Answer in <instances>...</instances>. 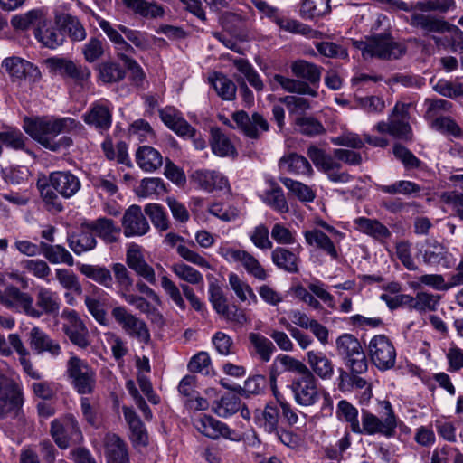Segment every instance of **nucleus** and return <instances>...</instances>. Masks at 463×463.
Masks as SVG:
<instances>
[{
    "mask_svg": "<svg viewBox=\"0 0 463 463\" xmlns=\"http://www.w3.org/2000/svg\"><path fill=\"white\" fill-rule=\"evenodd\" d=\"M80 126V122L71 118H50L47 117L26 118L24 120V130L45 148L59 151L61 147H68L72 141L69 137H61L56 140L58 135L70 132Z\"/></svg>",
    "mask_w": 463,
    "mask_h": 463,
    "instance_id": "nucleus-1",
    "label": "nucleus"
},
{
    "mask_svg": "<svg viewBox=\"0 0 463 463\" xmlns=\"http://www.w3.org/2000/svg\"><path fill=\"white\" fill-rule=\"evenodd\" d=\"M307 155L317 169L325 173L332 183L346 184L354 179L347 172L342 171L340 161L351 165L362 163L359 153L347 149H335L334 155L331 156L317 146H310L307 147Z\"/></svg>",
    "mask_w": 463,
    "mask_h": 463,
    "instance_id": "nucleus-2",
    "label": "nucleus"
},
{
    "mask_svg": "<svg viewBox=\"0 0 463 463\" xmlns=\"http://www.w3.org/2000/svg\"><path fill=\"white\" fill-rule=\"evenodd\" d=\"M37 187L46 210L60 213L64 207L59 195L64 199L71 198L80 191L81 184L70 171H54L47 180L38 181Z\"/></svg>",
    "mask_w": 463,
    "mask_h": 463,
    "instance_id": "nucleus-3",
    "label": "nucleus"
},
{
    "mask_svg": "<svg viewBox=\"0 0 463 463\" xmlns=\"http://www.w3.org/2000/svg\"><path fill=\"white\" fill-rule=\"evenodd\" d=\"M292 74L298 79H291L280 74H275L272 81L279 84L285 91L298 95H307L313 98L318 93L310 87L317 85L321 80L322 68L306 60L294 61L290 65Z\"/></svg>",
    "mask_w": 463,
    "mask_h": 463,
    "instance_id": "nucleus-4",
    "label": "nucleus"
},
{
    "mask_svg": "<svg viewBox=\"0 0 463 463\" xmlns=\"http://www.w3.org/2000/svg\"><path fill=\"white\" fill-rule=\"evenodd\" d=\"M354 44L361 51L365 60L371 58L395 60L405 52V47L386 33L376 34L365 41H356Z\"/></svg>",
    "mask_w": 463,
    "mask_h": 463,
    "instance_id": "nucleus-5",
    "label": "nucleus"
},
{
    "mask_svg": "<svg viewBox=\"0 0 463 463\" xmlns=\"http://www.w3.org/2000/svg\"><path fill=\"white\" fill-rule=\"evenodd\" d=\"M385 410L382 418L377 417L367 410H362L360 430L356 434L375 435L379 434L385 438H392L395 435L397 418L388 401L382 402Z\"/></svg>",
    "mask_w": 463,
    "mask_h": 463,
    "instance_id": "nucleus-6",
    "label": "nucleus"
},
{
    "mask_svg": "<svg viewBox=\"0 0 463 463\" xmlns=\"http://www.w3.org/2000/svg\"><path fill=\"white\" fill-rule=\"evenodd\" d=\"M67 377L80 394H90L96 386V373L85 361L71 354L66 364Z\"/></svg>",
    "mask_w": 463,
    "mask_h": 463,
    "instance_id": "nucleus-7",
    "label": "nucleus"
},
{
    "mask_svg": "<svg viewBox=\"0 0 463 463\" xmlns=\"http://www.w3.org/2000/svg\"><path fill=\"white\" fill-rule=\"evenodd\" d=\"M338 354L345 361V364L354 373H364L367 371L366 355L359 340L352 334H343L335 341Z\"/></svg>",
    "mask_w": 463,
    "mask_h": 463,
    "instance_id": "nucleus-8",
    "label": "nucleus"
},
{
    "mask_svg": "<svg viewBox=\"0 0 463 463\" xmlns=\"http://www.w3.org/2000/svg\"><path fill=\"white\" fill-rule=\"evenodd\" d=\"M368 356L373 364L380 371H388L396 363V349L392 340L385 335L373 336L367 345Z\"/></svg>",
    "mask_w": 463,
    "mask_h": 463,
    "instance_id": "nucleus-9",
    "label": "nucleus"
},
{
    "mask_svg": "<svg viewBox=\"0 0 463 463\" xmlns=\"http://www.w3.org/2000/svg\"><path fill=\"white\" fill-rule=\"evenodd\" d=\"M49 72L54 76L72 80L83 86L90 78L91 71L86 65L61 57H51L44 61Z\"/></svg>",
    "mask_w": 463,
    "mask_h": 463,
    "instance_id": "nucleus-10",
    "label": "nucleus"
},
{
    "mask_svg": "<svg viewBox=\"0 0 463 463\" xmlns=\"http://www.w3.org/2000/svg\"><path fill=\"white\" fill-rule=\"evenodd\" d=\"M111 316L129 337L137 339L144 344L150 341V332L146 322L129 312L126 307H114Z\"/></svg>",
    "mask_w": 463,
    "mask_h": 463,
    "instance_id": "nucleus-11",
    "label": "nucleus"
},
{
    "mask_svg": "<svg viewBox=\"0 0 463 463\" xmlns=\"http://www.w3.org/2000/svg\"><path fill=\"white\" fill-rule=\"evenodd\" d=\"M51 435L57 446L62 449L79 444L83 439L78 421L71 415L54 420L51 424Z\"/></svg>",
    "mask_w": 463,
    "mask_h": 463,
    "instance_id": "nucleus-12",
    "label": "nucleus"
},
{
    "mask_svg": "<svg viewBox=\"0 0 463 463\" xmlns=\"http://www.w3.org/2000/svg\"><path fill=\"white\" fill-rule=\"evenodd\" d=\"M289 388L293 393L294 401L299 406H313L319 400L318 381L311 371L302 376H295Z\"/></svg>",
    "mask_w": 463,
    "mask_h": 463,
    "instance_id": "nucleus-13",
    "label": "nucleus"
},
{
    "mask_svg": "<svg viewBox=\"0 0 463 463\" xmlns=\"http://www.w3.org/2000/svg\"><path fill=\"white\" fill-rule=\"evenodd\" d=\"M0 303L5 307L25 314L33 318H40L41 312L36 310L33 305V297L20 290L14 285L7 286L2 293H0Z\"/></svg>",
    "mask_w": 463,
    "mask_h": 463,
    "instance_id": "nucleus-14",
    "label": "nucleus"
},
{
    "mask_svg": "<svg viewBox=\"0 0 463 463\" xmlns=\"http://www.w3.org/2000/svg\"><path fill=\"white\" fill-rule=\"evenodd\" d=\"M61 318L64 320L62 329L70 341L80 348L88 347L90 345L89 330L78 312L73 309H64Z\"/></svg>",
    "mask_w": 463,
    "mask_h": 463,
    "instance_id": "nucleus-15",
    "label": "nucleus"
},
{
    "mask_svg": "<svg viewBox=\"0 0 463 463\" xmlns=\"http://www.w3.org/2000/svg\"><path fill=\"white\" fill-rule=\"evenodd\" d=\"M23 404L20 388L7 378L0 382V416L16 415Z\"/></svg>",
    "mask_w": 463,
    "mask_h": 463,
    "instance_id": "nucleus-16",
    "label": "nucleus"
},
{
    "mask_svg": "<svg viewBox=\"0 0 463 463\" xmlns=\"http://www.w3.org/2000/svg\"><path fill=\"white\" fill-rule=\"evenodd\" d=\"M232 119L243 134L250 138H259L262 132L269 130L268 121L257 112L250 117L247 112L240 110L232 114Z\"/></svg>",
    "mask_w": 463,
    "mask_h": 463,
    "instance_id": "nucleus-17",
    "label": "nucleus"
},
{
    "mask_svg": "<svg viewBox=\"0 0 463 463\" xmlns=\"http://www.w3.org/2000/svg\"><path fill=\"white\" fill-rule=\"evenodd\" d=\"M122 227L126 237L143 236L150 230L141 207L137 204H133L126 210L122 218Z\"/></svg>",
    "mask_w": 463,
    "mask_h": 463,
    "instance_id": "nucleus-18",
    "label": "nucleus"
},
{
    "mask_svg": "<svg viewBox=\"0 0 463 463\" xmlns=\"http://www.w3.org/2000/svg\"><path fill=\"white\" fill-rule=\"evenodd\" d=\"M2 68L15 80L29 79L37 81L42 74L37 66L20 57H8L2 61Z\"/></svg>",
    "mask_w": 463,
    "mask_h": 463,
    "instance_id": "nucleus-19",
    "label": "nucleus"
},
{
    "mask_svg": "<svg viewBox=\"0 0 463 463\" xmlns=\"http://www.w3.org/2000/svg\"><path fill=\"white\" fill-rule=\"evenodd\" d=\"M83 121L94 127L99 132L107 131L112 124V111L106 100L92 103L90 109L82 116Z\"/></svg>",
    "mask_w": 463,
    "mask_h": 463,
    "instance_id": "nucleus-20",
    "label": "nucleus"
},
{
    "mask_svg": "<svg viewBox=\"0 0 463 463\" xmlns=\"http://www.w3.org/2000/svg\"><path fill=\"white\" fill-rule=\"evenodd\" d=\"M191 182L207 193L223 190L229 187L228 179L220 172L208 169H198L190 176Z\"/></svg>",
    "mask_w": 463,
    "mask_h": 463,
    "instance_id": "nucleus-21",
    "label": "nucleus"
},
{
    "mask_svg": "<svg viewBox=\"0 0 463 463\" xmlns=\"http://www.w3.org/2000/svg\"><path fill=\"white\" fill-rule=\"evenodd\" d=\"M70 249L76 254L81 255L94 250L97 246V240L88 222L80 224V229L67 237Z\"/></svg>",
    "mask_w": 463,
    "mask_h": 463,
    "instance_id": "nucleus-22",
    "label": "nucleus"
},
{
    "mask_svg": "<svg viewBox=\"0 0 463 463\" xmlns=\"http://www.w3.org/2000/svg\"><path fill=\"white\" fill-rule=\"evenodd\" d=\"M126 263L137 275L145 279L148 283H156L154 269L146 261L141 248L137 244H131L126 253Z\"/></svg>",
    "mask_w": 463,
    "mask_h": 463,
    "instance_id": "nucleus-23",
    "label": "nucleus"
},
{
    "mask_svg": "<svg viewBox=\"0 0 463 463\" xmlns=\"http://www.w3.org/2000/svg\"><path fill=\"white\" fill-rule=\"evenodd\" d=\"M408 108L407 104L397 103L391 115V136L405 141L412 139Z\"/></svg>",
    "mask_w": 463,
    "mask_h": 463,
    "instance_id": "nucleus-24",
    "label": "nucleus"
},
{
    "mask_svg": "<svg viewBox=\"0 0 463 463\" xmlns=\"http://www.w3.org/2000/svg\"><path fill=\"white\" fill-rule=\"evenodd\" d=\"M304 237L308 245L324 252L332 260H337L339 258L337 244L340 241H335L321 230L315 228L306 231Z\"/></svg>",
    "mask_w": 463,
    "mask_h": 463,
    "instance_id": "nucleus-25",
    "label": "nucleus"
},
{
    "mask_svg": "<svg viewBox=\"0 0 463 463\" xmlns=\"http://www.w3.org/2000/svg\"><path fill=\"white\" fill-rule=\"evenodd\" d=\"M160 118L176 135L184 137H193L195 129L183 118L182 114L172 107H166L159 111Z\"/></svg>",
    "mask_w": 463,
    "mask_h": 463,
    "instance_id": "nucleus-26",
    "label": "nucleus"
},
{
    "mask_svg": "<svg viewBox=\"0 0 463 463\" xmlns=\"http://www.w3.org/2000/svg\"><path fill=\"white\" fill-rule=\"evenodd\" d=\"M28 343L31 349L37 354L47 352L52 356H58L61 354L59 343L52 339L38 326H33L30 330L28 334Z\"/></svg>",
    "mask_w": 463,
    "mask_h": 463,
    "instance_id": "nucleus-27",
    "label": "nucleus"
},
{
    "mask_svg": "<svg viewBox=\"0 0 463 463\" xmlns=\"http://www.w3.org/2000/svg\"><path fill=\"white\" fill-rule=\"evenodd\" d=\"M194 425L199 432L213 439L231 438L233 432L225 423L207 415L195 419Z\"/></svg>",
    "mask_w": 463,
    "mask_h": 463,
    "instance_id": "nucleus-28",
    "label": "nucleus"
},
{
    "mask_svg": "<svg viewBox=\"0 0 463 463\" xmlns=\"http://www.w3.org/2000/svg\"><path fill=\"white\" fill-rule=\"evenodd\" d=\"M123 415L130 430L129 438L135 447H145L148 442L146 427L133 408L123 406Z\"/></svg>",
    "mask_w": 463,
    "mask_h": 463,
    "instance_id": "nucleus-29",
    "label": "nucleus"
},
{
    "mask_svg": "<svg viewBox=\"0 0 463 463\" xmlns=\"http://www.w3.org/2000/svg\"><path fill=\"white\" fill-rule=\"evenodd\" d=\"M105 293L96 288L91 295L84 297V304L88 312L92 316L95 321L103 326L109 325L107 312V300L103 298Z\"/></svg>",
    "mask_w": 463,
    "mask_h": 463,
    "instance_id": "nucleus-30",
    "label": "nucleus"
},
{
    "mask_svg": "<svg viewBox=\"0 0 463 463\" xmlns=\"http://www.w3.org/2000/svg\"><path fill=\"white\" fill-rule=\"evenodd\" d=\"M307 361L312 373L321 380H330L334 375V364L325 353L311 350L307 353Z\"/></svg>",
    "mask_w": 463,
    "mask_h": 463,
    "instance_id": "nucleus-31",
    "label": "nucleus"
},
{
    "mask_svg": "<svg viewBox=\"0 0 463 463\" xmlns=\"http://www.w3.org/2000/svg\"><path fill=\"white\" fill-rule=\"evenodd\" d=\"M271 260L278 269L288 273L297 274L299 272L301 260L298 254L287 248L276 247L271 251Z\"/></svg>",
    "mask_w": 463,
    "mask_h": 463,
    "instance_id": "nucleus-32",
    "label": "nucleus"
},
{
    "mask_svg": "<svg viewBox=\"0 0 463 463\" xmlns=\"http://www.w3.org/2000/svg\"><path fill=\"white\" fill-rule=\"evenodd\" d=\"M87 222L93 233L105 243H114L118 241L121 229L116 225L113 220L107 217H99L96 220Z\"/></svg>",
    "mask_w": 463,
    "mask_h": 463,
    "instance_id": "nucleus-33",
    "label": "nucleus"
},
{
    "mask_svg": "<svg viewBox=\"0 0 463 463\" xmlns=\"http://www.w3.org/2000/svg\"><path fill=\"white\" fill-rule=\"evenodd\" d=\"M410 24L426 33H444L451 28V25L443 19L416 12L411 14Z\"/></svg>",
    "mask_w": 463,
    "mask_h": 463,
    "instance_id": "nucleus-34",
    "label": "nucleus"
},
{
    "mask_svg": "<svg viewBox=\"0 0 463 463\" xmlns=\"http://www.w3.org/2000/svg\"><path fill=\"white\" fill-rule=\"evenodd\" d=\"M280 169L294 175H313V168L308 160L298 154L289 153L283 156L279 162Z\"/></svg>",
    "mask_w": 463,
    "mask_h": 463,
    "instance_id": "nucleus-35",
    "label": "nucleus"
},
{
    "mask_svg": "<svg viewBox=\"0 0 463 463\" xmlns=\"http://www.w3.org/2000/svg\"><path fill=\"white\" fill-rule=\"evenodd\" d=\"M210 146L212 152L220 157H235L238 155L232 141L219 128L211 129Z\"/></svg>",
    "mask_w": 463,
    "mask_h": 463,
    "instance_id": "nucleus-36",
    "label": "nucleus"
},
{
    "mask_svg": "<svg viewBox=\"0 0 463 463\" xmlns=\"http://www.w3.org/2000/svg\"><path fill=\"white\" fill-rule=\"evenodd\" d=\"M105 447L108 463H130L127 444L118 435L107 436Z\"/></svg>",
    "mask_w": 463,
    "mask_h": 463,
    "instance_id": "nucleus-37",
    "label": "nucleus"
},
{
    "mask_svg": "<svg viewBox=\"0 0 463 463\" xmlns=\"http://www.w3.org/2000/svg\"><path fill=\"white\" fill-rule=\"evenodd\" d=\"M36 310L43 314L54 315L59 312L60 301L56 292L44 287H39L36 293Z\"/></svg>",
    "mask_w": 463,
    "mask_h": 463,
    "instance_id": "nucleus-38",
    "label": "nucleus"
},
{
    "mask_svg": "<svg viewBox=\"0 0 463 463\" xmlns=\"http://www.w3.org/2000/svg\"><path fill=\"white\" fill-rule=\"evenodd\" d=\"M138 166L146 172H154L163 165V156L152 146H144L136 152Z\"/></svg>",
    "mask_w": 463,
    "mask_h": 463,
    "instance_id": "nucleus-39",
    "label": "nucleus"
},
{
    "mask_svg": "<svg viewBox=\"0 0 463 463\" xmlns=\"http://www.w3.org/2000/svg\"><path fill=\"white\" fill-rule=\"evenodd\" d=\"M40 247L42 254L50 263H63L68 266L74 265V258L70 253V251L62 245H52L42 241L40 243Z\"/></svg>",
    "mask_w": 463,
    "mask_h": 463,
    "instance_id": "nucleus-40",
    "label": "nucleus"
},
{
    "mask_svg": "<svg viewBox=\"0 0 463 463\" xmlns=\"http://www.w3.org/2000/svg\"><path fill=\"white\" fill-rule=\"evenodd\" d=\"M354 223L359 232L374 239L383 240L391 236L389 229L376 219L358 217L354 219Z\"/></svg>",
    "mask_w": 463,
    "mask_h": 463,
    "instance_id": "nucleus-41",
    "label": "nucleus"
},
{
    "mask_svg": "<svg viewBox=\"0 0 463 463\" xmlns=\"http://www.w3.org/2000/svg\"><path fill=\"white\" fill-rule=\"evenodd\" d=\"M279 418V410L274 404H267L263 410L254 412L255 422L269 433L277 431Z\"/></svg>",
    "mask_w": 463,
    "mask_h": 463,
    "instance_id": "nucleus-42",
    "label": "nucleus"
},
{
    "mask_svg": "<svg viewBox=\"0 0 463 463\" xmlns=\"http://www.w3.org/2000/svg\"><path fill=\"white\" fill-rule=\"evenodd\" d=\"M80 272L90 279L103 286L106 288H112L113 278L111 271L104 266L80 264Z\"/></svg>",
    "mask_w": 463,
    "mask_h": 463,
    "instance_id": "nucleus-43",
    "label": "nucleus"
},
{
    "mask_svg": "<svg viewBox=\"0 0 463 463\" xmlns=\"http://www.w3.org/2000/svg\"><path fill=\"white\" fill-rule=\"evenodd\" d=\"M262 201L274 211L286 213L289 211L282 188L276 183H270V188L262 195Z\"/></svg>",
    "mask_w": 463,
    "mask_h": 463,
    "instance_id": "nucleus-44",
    "label": "nucleus"
},
{
    "mask_svg": "<svg viewBox=\"0 0 463 463\" xmlns=\"http://www.w3.org/2000/svg\"><path fill=\"white\" fill-rule=\"evenodd\" d=\"M35 37L43 46L50 49H56L61 45L64 41L63 34L61 31L52 24L46 23L36 30Z\"/></svg>",
    "mask_w": 463,
    "mask_h": 463,
    "instance_id": "nucleus-45",
    "label": "nucleus"
},
{
    "mask_svg": "<svg viewBox=\"0 0 463 463\" xmlns=\"http://www.w3.org/2000/svg\"><path fill=\"white\" fill-rule=\"evenodd\" d=\"M209 81L215 90L217 95L223 100H233L236 97V85L234 82L220 72H214L209 78Z\"/></svg>",
    "mask_w": 463,
    "mask_h": 463,
    "instance_id": "nucleus-46",
    "label": "nucleus"
},
{
    "mask_svg": "<svg viewBox=\"0 0 463 463\" xmlns=\"http://www.w3.org/2000/svg\"><path fill=\"white\" fill-rule=\"evenodd\" d=\"M331 0H304L300 7V16L315 19L326 15L331 11Z\"/></svg>",
    "mask_w": 463,
    "mask_h": 463,
    "instance_id": "nucleus-47",
    "label": "nucleus"
},
{
    "mask_svg": "<svg viewBox=\"0 0 463 463\" xmlns=\"http://www.w3.org/2000/svg\"><path fill=\"white\" fill-rule=\"evenodd\" d=\"M358 410L348 401L341 400L337 403L336 416L340 420L349 424L351 430L356 433L360 430V421L358 418Z\"/></svg>",
    "mask_w": 463,
    "mask_h": 463,
    "instance_id": "nucleus-48",
    "label": "nucleus"
},
{
    "mask_svg": "<svg viewBox=\"0 0 463 463\" xmlns=\"http://www.w3.org/2000/svg\"><path fill=\"white\" fill-rule=\"evenodd\" d=\"M213 410L219 417H230L241 410V400L237 395L228 393L213 402Z\"/></svg>",
    "mask_w": 463,
    "mask_h": 463,
    "instance_id": "nucleus-49",
    "label": "nucleus"
},
{
    "mask_svg": "<svg viewBox=\"0 0 463 463\" xmlns=\"http://www.w3.org/2000/svg\"><path fill=\"white\" fill-rule=\"evenodd\" d=\"M419 251L422 256L424 263L429 265L440 263L441 260H445L447 254L446 248L435 241H426L425 244L420 246Z\"/></svg>",
    "mask_w": 463,
    "mask_h": 463,
    "instance_id": "nucleus-50",
    "label": "nucleus"
},
{
    "mask_svg": "<svg viewBox=\"0 0 463 463\" xmlns=\"http://www.w3.org/2000/svg\"><path fill=\"white\" fill-rule=\"evenodd\" d=\"M298 132L307 137H316L326 132L323 124L313 116H299L295 119Z\"/></svg>",
    "mask_w": 463,
    "mask_h": 463,
    "instance_id": "nucleus-51",
    "label": "nucleus"
},
{
    "mask_svg": "<svg viewBox=\"0 0 463 463\" xmlns=\"http://www.w3.org/2000/svg\"><path fill=\"white\" fill-rule=\"evenodd\" d=\"M173 273L181 280L191 285H203V274L184 262H176L171 266Z\"/></svg>",
    "mask_w": 463,
    "mask_h": 463,
    "instance_id": "nucleus-52",
    "label": "nucleus"
},
{
    "mask_svg": "<svg viewBox=\"0 0 463 463\" xmlns=\"http://www.w3.org/2000/svg\"><path fill=\"white\" fill-rule=\"evenodd\" d=\"M249 340L262 362L267 363L271 359L272 354L276 351V347L269 339L260 334L250 333L249 335Z\"/></svg>",
    "mask_w": 463,
    "mask_h": 463,
    "instance_id": "nucleus-53",
    "label": "nucleus"
},
{
    "mask_svg": "<svg viewBox=\"0 0 463 463\" xmlns=\"http://www.w3.org/2000/svg\"><path fill=\"white\" fill-rule=\"evenodd\" d=\"M145 213L149 217L154 227L165 232L170 227V221L163 206L158 203H147L144 209Z\"/></svg>",
    "mask_w": 463,
    "mask_h": 463,
    "instance_id": "nucleus-54",
    "label": "nucleus"
},
{
    "mask_svg": "<svg viewBox=\"0 0 463 463\" xmlns=\"http://www.w3.org/2000/svg\"><path fill=\"white\" fill-rule=\"evenodd\" d=\"M279 181L285 185L287 189H288L299 201L309 203L313 202L316 194L311 187L308 185L293 180L288 177H281Z\"/></svg>",
    "mask_w": 463,
    "mask_h": 463,
    "instance_id": "nucleus-55",
    "label": "nucleus"
},
{
    "mask_svg": "<svg viewBox=\"0 0 463 463\" xmlns=\"http://www.w3.org/2000/svg\"><path fill=\"white\" fill-rule=\"evenodd\" d=\"M228 279L232 289L241 301L245 302L250 299L254 304L258 302L257 296L251 287L247 282L241 280L236 273L231 272Z\"/></svg>",
    "mask_w": 463,
    "mask_h": 463,
    "instance_id": "nucleus-56",
    "label": "nucleus"
},
{
    "mask_svg": "<svg viewBox=\"0 0 463 463\" xmlns=\"http://www.w3.org/2000/svg\"><path fill=\"white\" fill-rule=\"evenodd\" d=\"M126 71L120 64L105 61L99 66V77L105 83L118 82L125 78Z\"/></svg>",
    "mask_w": 463,
    "mask_h": 463,
    "instance_id": "nucleus-57",
    "label": "nucleus"
},
{
    "mask_svg": "<svg viewBox=\"0 0 463 463\" xmlns=\"http://www.w3.org/2000/svg\"><path fill=\"white\" fill-rule=\"evenodd\" d=\"M25 137L18 129L8 128L0 132V156L3 153V146L6 147L22 150L25 146Z\"/></svg>",
    "mask_w": 463,
    "mask_h": 463,
    "instance_id": "nucleus-58",
    "label": "nucleus"
},
{
    "mask_svg": "<svg viewBox=\"0 0 463 463\" xmlns=\"http://www.w3.org/2000/svg\"><path fill=\"white\" fill-rule=\"evenodd\" d=\"M61 26L72 41L81 42L87 37V32L83 24L76 16L71 14L63 15L61 18Z\"/></svg>",
    "mask_w": 463,
    "mask_h": 463,
    "instance_id": "nucleus-59",
    "label": "nucleus"
},
{
    "mask_svg": "<svg viewBox=\"0 0 463 463\" xmlns=\"http://www.w3.org/2000/svg\"><path fill=\"white\" fill-rule=\"evenodd\" d=\"M233 64L247 79L250 86L258 91L262 90L264 84L260 76L248 61L244 59H236L233 61Z\"/></svg>",
    "mask_w": 463,
    "mask_h": 463,
    "instance_id": "nucleus-60",
    "label": "nucleus"
},
{
    "mask_svg": "<svg viewBox=\"0 0 463 463\" xmlns=\"http://www.w3.org/2000/svg\"><path fill=\"white\" fill-rule=\"evenodd\" d=\"M22 267L37 279L49 281L51 268L48 263L41 259H30L22 261Z\"/></svg>",
    "mask_w": 463,
    "mask_h": 463,
    "instance_id": "nucleus-61",
    "label": "nucleus"
},
{
    "mask_svg": "<svg viewBox=\"0 0 463 463\" xmlns=\"http://www.w3.org/2000/svg\"><path fill=\"white\" fill-rule=\"evenodd\" d=\"M277 363L283 371L296 373V376H302L310 371L303 362L288 354H279L274 361V364Z\"/></svg>",
    "mask_w": 463,
    "mask_h": 463,
    "instance_id": "nucleus-62",
    "label": "nucleus"
},
{
    "mask_svg": "<svg viewBox=\"0 0 463 463\" xmlns=\"http://www.w3.org/2000/svg\"><path fill=\"white\" fill-rule=\"evenodd\" d=\"M55 277L63 288L71 290L78 294L81 293V284L79 281L77 275L72 270L66 269H56Z\"/></svg>",
    "mask_w": 463,
    "mask_h": 463,
    "instance_id": "nucleus-63",
    "label": "nucleus"
},
{
    "mask_svg": "<svg viewBox=\"0 0 463 463\" xmlns=\"http://www.w3.org/2000/svg\"><path fill=\"white\" fill-rule=\"evenodd\" d=\"M240 263L242 265L248 274L254 277L255 279L259 280H265L268 278V274L260 261L248 251L245 250Z\"/></svg>",
    "mask_w": 463,
    "mask_h": 463,
    "instance_id": "nucleus-64",
    "label": "nucleus"
}]
</instances>
